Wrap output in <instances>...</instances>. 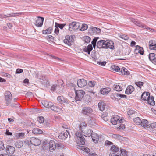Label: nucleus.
<instances>
[{
    "label": "nucleus",
    "instance_id": "nucleus-42",
    "mask_svg": "<svg viewBox=\"0 0 156 156\" xmlns=\"http://www.w3.org/2000/svg\"><path fill=\"white\" fill-rule=\"evenodd\" d=\"M59 87V85H53L51 86V90L52 91H55L56 90H58V89Z\"/></svg>",
    "mask_w": 156,
    "mask_h": 156
},
{
    "label": "nucleus",
    "instance_id": "nucleus-26",
    "mask_svg": "<svg viewBox=\"0 0 156 156\" xmlns=\"http://www.w3.org/2000/svg\"><path fill=\"white\" fill-rule=\"evenodd\" d=\"M154 98L153 96H150L149 98L146 101L147 103L152 105H155V102L154 101Z\"/></svg>",
    "mask_w": 156,
    "mask_h": 156
},
{
    "label": "nucleus",
    "instance_id": "nucleus-39",
    "mask_svg": "<svg viewBox=\"0 0 156 156\" xmlns=\"http://www.w3.org/2000/svg\"><path fill=\"white\" fill-rule=\"evenodd\" d=\"M55 24L56 26L58 27V28H59L61 29H63V28L65 26H66V23H63V24H59L55 22Z\"/></svg>",
    "mask_w": 156,
    "mask_h": 156
},
{
    "label": "nucleus",
    "instance_id": "nucleus-22",
    "mask_svg": "<svg viewBox=\"0 0 156 156\" xmlns=\"http://www.w3.org/2000/svg\"><path fill=\"white\" fill-rule=\"evenodd\" d=\"M91 137L93 142L95 143H98V142L99 136L96 133H93L91 136Z\"/></svg>",
    "mask_w": 156,
    "mask_h": 156
},
{
    "label": "nucleus",
    "instance_id": "nucleus-48",
    "mask_svg": "<svg viewBox=\"0 0 156 156\" xmlns=\"http://www.w3.org/2000/svg\"><path fill=\"white\" fill-rule=\"evenodd\" d=\"M98 39H99L98 37H95L93 39V40L91 42V43L92 44L93 47L94 48H95V47H96V42H97Z\"/></svg>",
    "mask_w": 156,
    "mask_h": 156
},
{
    "label": "nucleus",
    "instance_id": "nucleus-62",
    "mask_svg": "<svg viewBox=\"0 0 156 156\" xmlns=\"http://www.w3.org/2000/svg\"><path fill=\"white\" fill-rule=\"evenodd\" d=\"M135 112L133 110H129L127 112V113L129 115H131L135 113Z\"/></svg>",
    "mask_w": 156,
    "mask_h": 156
},
{
    "label": "nucleus",
    "instance_id": "nucleus-61",
    "mask_svg": "<svg viewBox=\"0 0 156 156\" xmlns=\"http://www.w3.org/2000/svg\"><path fill=\"white\" fill-rule=\"evenodd\" d=\"M23 72V70L22 69H17L16 71V74H20L22 73Z\"/></svg>",
    "mask_w": 156,
    "mask_h": 156
},
{
    "label": "nucleus",
    "instance_id": "nucleus-64",
    "mask_svg": "<svg viewBox=\"0 0 156 156\" xmlns=\"http://www.w3.org/2000/svg\"><path fill=\"white\" fill-rule=\"evenodd\" d=\"M89 156H98L97 155L94 153L90 152L88 154Z\"/></svg>",
    "mask_w": 156,
    "mask_h": 156
},
{
    "label": "nucleus",
    "instance_id": "nucleus-18",
    "mask_svg": "<svg viewBox=\"0 0 156 156\" xmlns=\"http://www.w3.org/2000/svg\"><path fill=\"white\" fill-rule=\"evenodd\" d=\"M105 40H100L98 41L97 44V47L99 48H105Z\"/></svg>",
    "mask_w": 156,
    "mask_h": 156
},
{
    "label": "nucleus",
    "instance_id": "nucleus-2",
    "mask_svg": "<svg viewBox=\"0 0 156 156\" xmlns=\"http://www.w3.org/2000/svg\"><path fill=\"white\" fill-rule=\"evenodd\" d=\"M75 100L76 101H80L85 94V92L82 90H75Z\"/></svg>",
    "mask_w": 156,
    "mask_h": 156
},
{
    "label": "nucleus",
    "instance_id": "nucleus-51",
    "mask_svg": "<svg viewBox=\"0 0 156 156\" xmlns=\"http://www.w3.org/2000/svg\"><path fill=\"white\" fill-rule=\"evenodd\" d=\"M95 83L96 82L94 81H89L88 83V84L89 87H93L95 85Z\"/></svg>",
    "mask_w": 156,
    "mask_h": 156
},
{
    "label": "nucleus",
    "instance_id": "nucleus-17",
    "mask_svg": "<svg viewBox=\"0 0 156 156\" xmlns=\"http://www.w3.org/2000/svg\"><path fill=\"white\" fill-rule=\"evenodd\" d=\"M87 124L85 122H82L79 124L78 126L79 129L83 132H84V129L86 127Z\"/></svg>",
    "mask_w": 156,
    "mask_h": 156
},
{
    "label": "nucleus",
    "instance_id": "nucleus-29",
    "mask_svg": "<svg viewBox=\"0 0 156 156\" xmlns=\"http://www.w3.org/2000/svg\"><path fill=\"white\" fill-rule=\"evenodd\" d=\"M136 49H135V51H137L140 55H143L144 51L143 48L142 47H140L138 45H136Z\"/></svg>",
    "mask_w": 156,
    "mask_h": 156
},
{
    "label": "nucleus",
    "instance_id": "nucleus-37",
    "mask_svg": "<svg viewBox=\"0 0 156 156\" xmlns=\"http://www.w3.org/2000/svg\"><path fill=\"white\" fill-rule=\"evenodd\" d=\"M155 54L154 53H151L149 54V58L150 60L154 62V59H155Z\"/></svg>",
    "mask_w": 156,
    "mask_h": 156
},
{
    "label": "nucleus",
    "instance_id": "nucleus-55",
    "mask_svg": "<svg viewBox=\"0 0 156 156\" xmlns=\"http://www.w3.org/2000/svg\"><path fill=\"white\" fill-rule=\"evenodd\" d=\"M81 149L82 150L87 152H89L90 151V149L86 147H82Z\"/></svg>",
    "mask_w": 156,
    "mask_h": 156
},
{
    "label": "nucleus",
    "instance_id": "nucleus-25",
    "mask_svg": "<svg viewBox=\"0 0 156 156\" xmlns=\"http://www.w3.org/2000/svg\"><path fill=\"white\" fill-rule=\"evenodd\" d=\"M90 30L95 34H98L100 33L101 30L97 27H90Z\"/></svg>",
    "mask_w": 156,
    "mask_h": 156
},
{
    "label": "nucleus",
    "instance_id": "nucleus-12",
    "mask_svg": "<svg viewBox=\"0 0 156 156\" xmlns=\"http://www.w3.org/2000/svg\"><path fill=\"white\" fill-rule=\"evenodd\" d=\"M93 109L90 107H86L82 109V113L85 115H88L93 112Z\"/></svg>",
    "mask_w": 156,
    "mask_h": 156
},
{
    "label": "nucleus",
    "instance_id": "nucleus-32",
    "mask_svg": "<svg viewBox=\"0 0 156 156\" xmlns=\"http://www.w3.org/2000/svg\"><path fill=\"white\" fill-rule=\"evenodd\" d=\"M32 132L34 134H40L43 133V131L38 128H34L32 130Z\"/></svg>",
    "mask_w": 156,
    "mask_h": 156
},
{
    "label": "nucleus",
    "instance_id": "nucleus-15",
    "mask_svg": "<svg viewBox=\"0 0 156 156\" xmlns=\"http://www.w3.org/2000/svg\"><path fill=\"white\" fill-rule=\"evenodd\" d=\"M49 150L51 152H52L54 150L56 147V145L55 142L53 140H51L49 143Z\"/></svg>",
    "mask_w": 156,
    "mask_h": 156
},
{
    "label": "nucleus",
    "instance_id": "nucleus-36",
    "mask_svg": "<svg viewBox=\"0 0 156 156\" xmlns=\"http://www.w3.org/2000/svg\"><path fill=\"white\" fill-rule=\"evenodd\" d=\"M52 29L51 27H49L46 30H43L42 31V33L44 34H50L51 32Z\"/></svg>",
    "mask_w": 156,
    "mask_h": 156
},
{
    "label": "nucleus",
    "instance_id": "nucleus-5",
    "mask_svg": "<svg viewBox=\"0 0 156 156\" xmlns=\"http://www.w3.org/2000/svg\"><path fill=\"white\" fill-rule=\"evenodd\" d=\"M131 20L134 24L140 27H142L146 29H148L149 30L151 29L150 28H149L146 25L143 24L141 22L137 20L136 19L132 18L131 19Z\"/></svg>",
    "mask_w": 156,
    "mask_h": 156
},
{
    "label": "nucleus",
    "instance_id": "nucleus-47",
    "mask_svg": "<svg viewBox=\"0 0 156 156\" xmlns=\"http://www.w3.org/2000/svg\"><path fill=\"white\" fill-rule=\"evenodd\" d=\"M88 27V26L87 24H83L82 25V26L79 30L81 31H85L87 29Z\"/></svg>",
    "mask_w": 156,
    "mask_h": 156
},
{
    "label": "nucleus",
    "instance_id": "nucleus-43",
    "mask_svg": "<svg viewBox=\"0 0 156 156\" xmlns=\"http://www.w3.org/2000/svg\"><path fill=\"white\" fill-rule=\"evenodd\" d=\"M111 68L112 70H113V71L116 72H120V68L117 66L113 65L111 66Z\"/></svg>",
    "mask_w": 156,
    "mask_h": 156
},
{
    "label": "nucleus",
    "instance_id": "nucleus-40",
    "mask_svg": "<svg viewBox=\"0 0 156 156\" xmlns=\"http://www.w3.org/2000/svg\"><path fill=\"white\" fill-rule=\"evenodd\" d=\"M101 117L105 121H107L108 120L107 115L106 112H104L101 115Z\"/></svg>",
    "mask_w": 156,
    "mask_h": 156
},
{
    "label": "nucleus",
    "instance_id": "nucleus-41",
    "mask_svg": "<svg viewBox=\"0 0 156 156\" xmlns=\"http://www.w3.org/2000/svg\"><path fill=\"white\" fill-rule=\"evenodd\" d=\"M133 121L135 123L136 125H140L141 124V121L140 118L139 117H136L133 119Z\"/></svg>",
    "mask_w": 156,
    "mask_h": 156
},
{
    "label": "nucleus",
    "instance_id": "nucleus-38",
    "mask_svg": "<svg viewBox=\"0 0 156 156\" xmlns=\"http://www.w3.org/2000/svg\"><path fill=\"white\" fill-rule=\"evenodd\" d=\"M113 89L117 91H120L122 90V87L119 85H115L113 86Z\"/></svg>",
    "mask_w": 156,
    "mask_h": 156
},
{
    "label": "nucleus",
    "instance_id": "nucleus-13",
    "mask_svg": "<svg viewBox=\"0 0 156 156\" xmlns=\"http://www.w3.org/2000/svg\"><path fill=\"white\" fill-rule=\"evenodd\" d=\"M78 86L80 87H83L87 84V82L84 79H79L77 82Z\"/></svg>",
    "mask_w": 156,
    "mask_h": 156
},
{
    "label": "nucleus",
    "instance_id": "nucleus-45",
    "mask_svg": "<svg viewBox=\"0 0 156 156\" xmlns=\"http://www.w3.org/2000/svg\"><path fill=\"white\" fill-rule=\"evenodd\" d=\"M83 38L85 42L87 43H89L91 40L90 37L88 36H85L83 37Z\"/></svg>",
    "mask_w": 156,
    "mask_h": 156
},
{
    "label": "nucleus",
    "instance_id": "nucleus-8",
    "mask_svg": "<svg viewBox=\"0 0 156 156\" xmlns=\"http://www.w3.org/2000/svg\"><path fill=\"white\" fill-rule=\"evenodd\" d=\"M44 20V18L43 17H37L34 24L37 27H41L43 25Z\"/></svg>",
    "mask_w": 156,
    "mask_h": 156
},
{
    "label": "nucleus",
    "instance_id": "nucleus-34",
    "mask_svg": "<svg viewBox=\"0 0 156 156\" xmlns=\"http://www.w3.org/2000/svg\"><path fill=\"white\" fill-rule=\"evenodd\" d=\"M92 132L93 131L92 130L90 129H88L84 132L83 133H84L86 136H92L93 134Z\"/></svg>",
    "mask_w": 156,
    "mask_h": 156
},
{
    "label": "nucleus",
    "instance_id": "nucleus-16",
    "mask_svg": "<svg viewBox=\"0 0 156 156\" xmlns=\"http://www.w3.org/2000/svg\"><path fill=\"white\" fill-rule=\"evenodd\" d=\"M141 125L145 128H149L150 126L148 121L145 119H143L141 120Z\"/></svg>",
    "mask_w": 156,
    "mask_h": 156
},
{
    "label": "nucleus",
    "instance_id": "nucleus-33",
    "mask_svg": "<svg viewBox=\"0 0 156 156\" xmlns=\"http://www.w3.org/2000/svg\"><path fill=\"white\" fill-rule=\"evenodd\" d=\"M22 14V13H12L11 14H7L6 16L7 17H15L21 15Z\"/></svg>",
    "mask_w": 156,
    "mask_h": 156
},
{
    "label": "nucleus",
    "instance_id": "nucleus-35",
    "mask_svg": "<svg viewBox=\"0 0 156 156\" xmlns=\"http://www.w3.org/2000/svg\"><path fill=\"white\" fill-rule=\"evenodd\" d=\"M42 104L45 107L49 108L50 105L52 104V102L48 101H44L42 102Z\"/></svg>",
    "mask_w": 156,
    "mask_h": 156
},
{
    "label": "nucleus",
    "instance_id": "nucleus-53",
    "mask_svg": "<svg viewBox=\"0 0 156 156\" xmlns=\"http://www.w3.org/2000/svg\"><path fill=\"white\" fill-rule=\"evenodd\" d=\"M120 37L125 40H127L129 38L127 35L124 34L121 35L120 36Z\"/></svg>",
    "mask_w": 156,
    "mask_h": 156
},
{
    "label": "nucleus",
    "instance_id": "nucleus-57",
    "mask_svg": "<svg viewBox=\"0 0 156 156\" xmlns=\"http://www.w3.org/2000/svg\"><path fill=\"white\" fill-rule=\"evenodd\" d=\"M112 137L115 139H120L121 137V136L119 135H117L115 134H113L112 136Z\"/></svg>",
    "mask_w": 156,
    "mask_h": 156
},
{
    "label": "nucleus",
    "instance_id": "nucleus-4",
    "mask_svg": "<svg viewBox=\"0 0 156 156\" xmlns=\"http://www.w3.org/2000/svg\"><path fill=\"white\" fill-rule=\"evenodd\" d=\"M120 117L119 116L117 115H115L112 116V118L110 119L111 122L113 125H116L118 123H121L122 122V120L121 119H119Z\"/></svg>",
    "mask_w": 156,
    "mask_h": 156
},
{
    "label": "nucleus",
    "instance_id": "nucleus-30",
    "mask_svg": "<svg viewBox=\"0 0 156 156\" xmlns=\"http://www.w3.org/2000/svg\"><path fill=\"white\" fill-rule=\"evenodd\" d=\"M14 145L16 147L20 148L23 146V142L21 140H18L15 143Z\"/></svg>",
    "mask_w": 156,
    "mask_h": 156
},
{
    "label": "nucleus",
    "instance_id": "nucleus-24",
    "mask_svg": "<svg viewBox=\"0 0 156 156\" xmlns=\"http://www.w3.org/2000/svg\"><path fill=\"white\" fill-rule=\"evenodd\" d=\"M68 136L67 133L66 132H62L58 136V138L60 139L65 140Z\"/></svg>",
    "mask_w": 156,
    "mask_h": 156
},
{
    "label": "nucleus",
    "instance_id": "nucleus-3",
    "mask_svg": "<svg viewBox=\"0 0 156 156\" xmlns=\"http://www.w3.org/2000/svg\"><path fill=\"white\" fill-rule=\"evenodd\" d=\"M76 136L77 138L76 142L77 144L80 145H84L85 144V139L82 133L76 132Z\"/></svg>",
    "mask_w": 156,
    "mask_h": 156
},
{
    "label": "nucleus",
    "instance_id": "nucleus-1",
    "mask_svg": "<svg viewBox=\"0 0 156 156\" xmlns=\"http://www.w3.org/2000/svg\"><path fill=\"white\" fill-rule=\"evenodd\" d=\"M67 27L69 30L70 32L75 31L78 30L80 26V24L79 22H73L67 25Z\"/></svg>",
    "mask_w": 156,
    "mask_h": 156
},
{
    "label": "nucleus",
    "instance_id": "nucleus-14",
    "mask_svg": "<svg viewBox=\"0 0 156 156\" xmlns=\"http://www.w3.org/2000/svg\"><path fill=\"white\" fill-rule=\"evenodd\" d=\"M25 133L23 132L16 133L13 135V137L16 139L22 138L25 136Z\"/></svg>",
    "mask_w": 156,
    "mask_h": 156
},
{
    "label": "nucleus",
    "instance_id": "nucleus-54",
    "mask_svg": "<svg viewBox=\"0 0 156 156\" xmlns=\"http://www.w3.org/2000/svg\"><path fill=\"white\" fill-rule=\"evenodd\" d=\"M97 63L99 65H101L102 66H104L105 65L106 63V62L105 61H103L102 62L101 61H97Z\"/></svg>",
    "mask_w": 156,
    "mask_h": 156
},
{
    "label": "nucleus",
    "instance_id": "nucleus-59",
    "mask_svg": "<svg viewBox=\"0 0 156 156\" xmlns=\"http://www.w3.org/2000/svg\"><path fill=\"white\" fill-rule=\"evenodd\" d=\"M44 118L42 116L40 117L38 121L40 123H43L44 122Z\"/></svg>",
    "mask_w": 156,
    "mask_h": 156
},
{
    "label": "nucleus",
    "instance_id": "nucleus-7",
    "mask_svg": "<svg viewBox=\"0 0 156 156\" xmlns=\"http://www.w3.org/2000/svg\"><path fill=\"white\" fill-rule=\"evenodd\" d=\"M104 46L105 49L110 48L112 49H114V43L112 40L105 41Z\"/></svg>",
    "mask_w": 156,
    "mask_h": 156
},
{
    "label": "nucleus",
    "instance_id": "nucleus-44",
    "mask_svg": "<svg viewBox=\"0 0 156 156\" xmlns=\"http://www.w3.org/2000/svg\"><path fill=\"white\" fill-rule=\"evenodd\" d=\"M156 44V41L154 40H151L149 42V48H152V47L154 45V44Z\"/></svg>",
    "mask_w": 156,
    "mask_h": 156
},
{
    "label": "nucleus",
    "instance_id": "nucleus-27",
    "mask_svg": "<svg viewBox=\"0 0 156 156\" xmlns=\"http://www.w3.org/2000/svg\"><path fill=\"white\" fill-rule=\"evenodd\" d=\"M93 48L91 44L89 45L87 47H85L83 49L84 52L87 53L88 54H90L91 51L92 50Z\"/></svg>",
    "mask_w": 156,
    "mask_h": 156
},
{
    "label": "nucleus",
    "instance_id": "nucleus-60",
    "mask_svg": "<svg viewBox=\"0 0 156 156\" xmlns=\"http://www.w3.org/2000/svg\"><path fill=\"white\" fill-rule=\"evenodd\" d=\"M4 148L3 143L0 141V151L3 150Z\"/></svg>",
    "mask_w": 156,
    "mask_h": 156
},
{
    "label": "nucleus",
    "instance_id": "nucleus-28",
    "mask_svg": "<svg viewBox=\"0 0 156 156\" xmlns=\"http://www.w3.org/2000/svg\"><path fill=\"white\" fill-rule=\"evenodd\" d=\"M120 73L122 75H129L130 74V73L127 69L123 67L121 71H120Z\"/></svg>",
    "mask_w": 156,
    "mask_h": 156
},
{
    "label": "nucleus",
    "instance_id": "nucleus-11",
    "mask_svg": "<svg viewBox=\"0 0 156 156\" xmlns=\"http://www.w3.org/2000/svg\"><path fill=\"white\" fill-rule=\"evenodd\" d=\"M50 108L51 109L54 111L57 112H62V108L58 107L57 105L55 104H53L52 102V104L50 106Z\"/></svg>",
    "mask_w": 156,
    "mask_h": 156
},
{
    "label": "nucleus",
    "instance_id": "nucleus-63",
    "mask_svg": "<svg viewBox=\"0 0 156 156\" xmlns=\"http://www.w3.org/2000/svg\"><path fill=\"white\" fill-rule=\"evenodd\" d=\"M122 154L124 156H126L127 155V153L126 151L124 149H122L121 150Z\"/></svg>",
    "mask_w": 156,
    "mask_h": 156
},
{
    "label": "nucleus",
    "instance_id": "nucleus-10",
    "mask_svg": "<svg viewBox=\"0 0 156 156\" xmlns=\"http://www.w3.org/2000/svg\"><path fill=\"white\" fill-rule=\"evenodd\" d=\"M5 98L7 104H9L12 99V95L9 91H6L5 93Z\"/></svg>",
    "mask_w": 156,
    "mask_h": 156
},
{
    "label": "nucleus",
    "instance_id": "nucleus-50",
    "mask_svg": "<svg viewBox=\"0 0 156 156\" xmlns=\"http://www.w3.org/2000/svg\"><path fill=\"white\" fill-rule=\"evenodd\" d=\"M57 100L59 103H63L65 102L63 97L61 96H58L57 98Z\"/></svg>",
    "mask_w": 156,
    "mask_h": 156
},
{
    "label": "nucleus",
    "instance_id": "nucleus-19",
    "mask_svg": "<svg viewBox=\"0 0 156 156\" xmlns=\"http://www.w3.org/2000/svg\"><path fill=\"white\" fill-rule=\"evenodd\" d=\"M15 148L11 146H8L6 148V151L7 153L10 154H13L15 151Z\"/></svg>",
    "mask_w": 156,
    "mask_h": 156
},
{
    "label": "nucleus",
    "instance_id": "nucleus-58",
    "mask_svg": "<svg viewBox=\"0 0 156 156\" xmlns=\"http://www.w3.org/2000/svg\"><path fill=\"white\" fill-rule=\"evenodd\" d=\"M55 30L54 33L57 35H58L59 32V29L58 27L56 26L55 24Z\"/></svg>",
    "mask_w": 156,
    "mask_h": 156
},
{
    "label": "nucleus",
    "instance_id": "nucleus-6",
    "mask_svg": "<svg viewBox=\"0 0 156 156\" xmlns=\"http://www.w3.org/2000/svg\"><path fill=\"white\" fill-rule=\"evenodd\" d=\"M73 38L72 35H66L64 40V42L69 46H71L73 42Z\"/></svg>",
    "mask_w": 156,
    "mask_h": 156
},
{
    "label": "nucleus",
    "instance_id": "nucleus-31",
    "mask_svg": "<svg viewBox=\"0 0 156 156\" xmlns=\"http://www.w3.org/2000/svg\"><path fill=\"white\" fill-rule=\"evenodd\" d=\"M98 106L101 111H103L104 110L105 107V104L103 102H99L98 104Z\"/></svg>",
    "mask_w": 156,
    "mask_h": 156
},
{
    "label": "nucleus",
    "instance_id": "nucleus-52",
    "mask_svg": "<svg viewBox=\"0 0 156 156\" xmlns=\"http://www.w3.org/2000/svg\"><path fill=\"white\" fill-rule=\"evenodd\" d=\"M115 95L117 97H119L121 98H126L127 97L126 95L124 94H120L118 93H115Z\"/></svg>",
    "mask_w": 156,
    "mask_h": 156
},
{
    "label": "nucleus",
    "instance_id": "nucleus-56",
    "mask_svg": "<svg viewBox=\"0 0 156 156\" xmlns=\"http://www.w3.org/2000/svg\"><path fill=\"white\" fill-rule=\"evenodd\" d=\"M149 125L150 126V128L153 129L156 128V122H153L151 124H149Z\"/></svg>",
    "mask_w": 156,
    "mask_h": 156
},
{
    "label": "nucleus",
    "instance_id": "nucleus-46",
    "mask_svg": "<svg viewBox=\"0 0 156 156\" xmlns=\"http://www.w3.org/2000/svg\"><path fill=\"white\" fill-rule=\"evenodd\" d=\"M111 149L112 152H117L119 151V148L115 145H113Z\"/></svg>",
    "mask_w": 156,
    "mask_h": 156
},
{
    "label": "nucleus",
    "instance_id": "nucleus-49",
    "mask_svg": "<svg viewBox=\"0 0 156 156\" xmlns=\"http://www.w3.org/2000/svg\"><path fill=\"white\" fill-rule=\"evenodd\" d=\"M135 84L140 88H141V87L143 86L144 84V83L141 81L136 82L135 83Z\"/></svg>",
    "mask_w": 156,
    "mask_h": 156
},
{
    "label": "nucleus",
    "instance_id": "nucleus-21",
    "mask_svg": "<svg viewBox=\"0 0 156 156\" xmlns=\"http://www.w3.org/2000/svg\"><path fill=\"white\" fill-rule=\"evenodd\" d=\"M134 90V87L131 85L127 87L125 91V93L127 94H129L133 92Z\"/></svg>",
    "mask_w": 156,
    "mask_h": 156
},
{
    "label": "nucleus",
    "instance_id": "nucleus-20",
    "mask_svg": "<svg viewBox=\"0 0 156 156\" xmlns=\"http://www.w3.org/2000/svg\"><path fill=\"white\" fill-rule=\"evenodd\" d=\"M110 91V88L107 87L101 89L100 90V92L102 94L106 95Z\"/></svg>",
    "mask_w": 156,
    "mask_h": 156
},
{
    "label": "nucleus",
    "instance_id": "nucleus-23",
    "mask_svg": "<svg viewBox=\"0 0 156 156\" xmlns=\"http://www.w3.org/2000/svg\"><path fill=\"white\" fill-rule=\"evenodd\" d=\"M150 96V93L149 92H144L141 95V98L144 101H146L149 98Z\"/></svg>",
    "mask_w": 156,
    "mask_h": 156
},
{
    "label": "nucleus",
    "instance_id": "nucleus-9",
    "mask_svg": "<svg viewBox=\"0 0 156 156\" xmlns=\"http://www.w3.org/2000/svg\"><path fill=\"white\" fill-rule=\"evenodd\" d=\"M30 141L31 143L35 146H38L41 143L40 140L34 137H32L30 138Z\"/></svg>",
    "mask_w": 156,
    "mask_h": 156
}]
</instances>
